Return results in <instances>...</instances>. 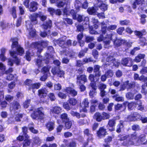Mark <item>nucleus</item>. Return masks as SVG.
I'll return each instance as SVG.
<instances>
[{
	"label": "nucleus",
	"instance_id": "f257e3e1",
	"mask_svg": "<svg viewBox=\"0 0 147 147\" xmlns=\"http://www.w3.org/2000/svg\"><path fill=\"white\" fill-rule=\"evenodd\" d=\"M12 44L11 46V49L9 51V53L11 56L14 58V61L16 65H18L20 62V60L17 58L16 50L18 45V39L16 38H11Z\"/></svg>",
	"mask_w": 147,
	"mask_h": 147
},
{
	"label": "nucleus",
	"instance_id": "f03ea898",
	"mask_svg": "<svg viewBox=\"0 0 147 147\" xmlns=\"http://www.w3.org/2000/svg\"><path fill=\"white\" fill-rule=\"evenodd\" d=\"M114 37H116L114 33H111L107 34L105 37L104 38L102 35H100V36L97 38V41L101 42L103 41L104 43V47L106 48H108L110 47V44L111 41Z\"/></svg>",
	"mask_w": 147,
	"mask_h": 147
},
{
	"label": "nucleus",
	"instance_id": "7ed1b4c3",
	"mask_svg": "<svg viewBox=\"0 0 147 147\" xmlns=\"http://www.w3.org/2000/svg\"><path fill=\"white\" fill-rule=\"evenodd\" d=\"M44 112L43 108L40 107L35 110L31 115L32 117L34 119H42L44 117Z\"/></svg>",
	"mask_w": 147,
	"mask_h": 147
},
{
	"label": "nucleus",
	"instance_id": "20e7f679",
	"mask_svg": "<svg viewBox=\"0 0 147 147\" xmlns=\"http://www.w3.org/2000/svg\"><path fill=\"white\" fill-rule=\"evenodd\" d=\"M54 43H57V44L63 48H68L71 45V41L69 40L66 41L64 38H60L57 40H54Z\"/></svg>",
	"mask_w": 147,
	"mask_h": 147
},
{
	"label": "nucleus",
	"instance_id": "39448f33",
	"mask_svg": "<svg viewBox=\"0 0 147 147\" xmlns=\"http://www.w3.org/2000/svg\"><path fill=\"white\" fill-rule=\"evenodd\" d=\"M52 73L54 75H56L59 77H63L65 73L64 71L60 70L58 67L53 68L51 70Z\"/></svg>",
	"mask_w": 147,
	"mask_h": 147
},
{
	"label": "nucleus",
	"instance_id": "423d86ee",
	"mask_svg": "<svg viewBox=\"0 0 147 147\" xmlns=\"http://www.w3.org/2000/svg\"><path fill=\"white\" fill-rule=\"evenodd\" d=\"M88 88L90 89L89 95L92 98L96 94V84L94 83H90L89 85Z\"/></svg>",
	"mask_w": 147,
	"mask_h": 147
},
{
	"label": "nucleus",
	"instance_id": "0eeeda50",
	"mask_svg": "<svg viewBox=\"0 0 147 147\" xmlns=\"http://www.w3.org/2000/svg\"><path fill=\"white\" fill-rule=\"evenodd\" d=\"M35 48H37L38 49V53H40L42 50V47L47 46L48 45V42L46 41H43L41 43V45L38 43V42L33 43Z\"/></svg>",
	"mask_w": 147,
	"mask_h": 147
},
{
	"label": "nucleus",
	"instance_id": "6e6552de",
	"mask_svg": "<svg viewBox=\"0 0 147 147\" xmlns=\"http://www.w3.org/2000/svg\"><path fill=\"white\" fill-rule=\"evenodd\" d=\"M116 124V120L113 119L109 120L107 127L110 131L115 130L114 127Z\"/></svg>",
	"mask_w": 147,
	"mask_h": 147
},
{
	"label": "nucleus",
	"instance_id": "1a4fd4ad",
	"mask_svg": "<svg viewBox=\"0 0 147 147\" xmlns=\"http://www.w3.org/2000/svg\"><path fill=\"white\" fill-rule=\"evenodd\" d=\"M30 24V22H27L26 23V26L28 30H29V35L31 37H33L36 35L35 30L32 28V25Z\"/></svg>",
	"mask_w": 147,
	"mask_h": 147
},
{
	"label": "nucleus",
	"instance_id": "9d476101",
	"mask_svg": "<svg viewBox=\"0 0 147 147\" xmlns=\"http://www.w3.org/2000/svg\"><path fill=\"white\" fill-rule=\"evenodd\" d=\"M20 106L19 103L17 102H14L10 106V109L11 111L18 112V110L20 108Z\"/></svg>",
	"mask_w": 147,
	"mask_h": 147
},
{
	"label": "nucleus",
	"instance_id": "9b49d317",
	"mask_svg": "<svg viewBox=\"0 0 147 147\" xmlns=\"http://www.w3.org/2000/svg\"><path fill=\"white\" fill-rule=\"evenodd\" d=\"M87 81L86 76L85 75H78L77 78V84H80V83H84Z\"/></svg>",
	"mask_w": 147,
	"mask_h": 147
},
{
	"label": "nucleus",
	"instance_id": "f8f14e48",
	"mask_svg": "<svg viewBox=\"0 0 147 147\" xmlns=\"http://www.w3.org/2000/svg\"><path fill=\"white\" fill-rule=\"evenodd\" d=\"M133 61L131 58H123L121 61V63L123 65L130 67L132 65Z\"/></svg>",
	"mask_w": 147,
	"mask_h": 147
},
{
	"label": "nucleus",
	"instance_id": "ddd939ff",
	"mask_svg": "<svg viewBox=\"0 0 147 147\" xmlns=\"http://www.w3.org/2000/svg\"><path fill=\"white\" fill-rule=\"evenodd\" d=\"M89 103V102L88 99L87 98H85L84 99L82 103L80 104V106L84 112L87 111L86 108L88 107Z\"/></svg>",
	"mask_w": 147,
	"mask_h": 147
},
{
	"label": "nucleus",
	"instance_id": "4468645a",
	"mask_svg": "<svg viewBox=\"0 0 147 147\" xmlns=\"http://www.w3.org/2000/svg\"><path fill=\"white\" fill-rule=\"evenodd\" d=\"M107 134L106 129L103 127L100 128L97 132V136L100 138L104 137Z\"/></svg>",
	"mask_w": 147,
	"mask_h": 147
},
{
	"label": "nucleus",
	"instance_id": "2eb2a0df",
	"mask_svg": "<svg viewBox=\"0 0 147 147\" xmlns=\"http://www.w3.org/2000/svg\"><path fill=\"white\" fill-rule=\"evenodd\" d=\"M47 49L48 51L46 53V55H45L47 60L48 61L51 59H53V56L49 54L50 53H53L54 52V50L53 47L52 46H49L48 47Z\"/></svg>",
	"mask_w": 147,
	"mask_h": 147
},
{
	"label": "nucleus",
	"instance_id": "dca6fc26",
	"mask_svg": "<svg viewBox=\"0 0 147 147\" xmlns=\"http://www.w3.org/2000/svg\"><path fill=\"white\" fill-rule=\"evenodd\" d=\"M98 10V7L94 5V7H88L87 10V11L90 15H95L96 14L97 11Z\"/></svg>",
	"mask_w": 147,
	"mask_h": 147
},
{
	"label": "nucleus",
	"instance_id": "f3484780",
	"mask_svg": "<svg viewBox=\"0 0 147 147\" xmlns=\"http://www.w3.org/2000/svg\"><path fill=\"white\" fill-rule=\"evenodd\" d=\"M41 85V83L39 82L32 84L29 88L28 90L29 91H32L33 93H34L35 91V89L39 88L40 86Z\"/></svg>",
	"mask_w": 147,
	"mask_h": 147
},
{
	"label": "nucleus",
	"instance_id": "a211bd4d",
	"mask_svg": "<svg viewBox=\"0 0 147 147\" xmlns=\"http://www.w3.org/2000/svg\"><path fill=\"white\" fill-rule=\"evenodd\" d=\"M38 4L35 1H32L30 3L29 10L30 11L34 12L37 9V6Z\"/></svg>",
	"mask_w": 147,
	"mask_h": 147
},
{
	"label": "nucleus",
	"instance_id": "6ab92c4d",
	"mask_svg": "<svg viewBox=\"0 0 147 147\" xmlns=\"http://www.w3.org/2000/svg\"><path fill=\"white\" fill-rule=\"evenodd\" d=\"M48 91L47 89L44 88L38 90V95L40 98H44L47 95Z\"/></svg>",
	"mask_w": 147,
	"mask_h": 147
},
{
	"label": "nucleus",
	"instance_id": "aec40b11",
	"mask_svg": "<svg viewBox=\"0 0 147 147\" xmlns=\"http://www.w3.org/2000/svg\"><path fill=\"white\" fill-rule=\"evenodd\" d=\"M61 111V108L59 107L56 106L52 108L50 110L51 114H58Z\"/></svg>",
	"mask_w": 147,
	"mask_h": 147
},
{
	"label": "nucleus",
	"instance_id": "412c9836",
	"mask_svg": "<svg viewBox=\"0 0 147 147\" xmlns=\"http://www.w3.org/2000/svg\"><path fill=\"white\" fill-rule=\"evenodd\" d=\"M100 66L98 65H96L94 66V71L95 73V76L99 77L101 75L100 71Z\"/></svg>",
	"mask_w": 147,
	"mask_h": 147
},
{
	"label": "nucleus",
	"instance_id": "4be33fe9",
	"mask_svg": "<svg viewBox=\"0 0 147 147\" xmlns=\"http://www.w3.org/2000/svg\"><path fill=\"white\" fill-rule=\"evenodd\" d=\"M107 63L106 64L110 65L113 64V65H115L116 66L115 61L114 58L111 56H109L106 59Z\"/></svg>",
	"mask_w": 147,
	"mask_h": 147
},
{
	"label": "nucleus",
	"instance_id": "5701e85b",
	"mask_svg": "<svg viewBox=\"0 0 147 147\" xmlns=\"http://www.w3.org/2000/svg\"><path fill=\"white\" fill-rule=\"evenodd\" d=\"M65 90L67 93H69L73 96H75L77 95V92L71 88H67Z\"/></svg>",
	"mask_w": 147,
	"mask_h": 147
},
{
	"label": "nucleus",
	"instance_id": "b1692460",
	"mask_svg": "<svg viewBox=\"0 0 147 147\" xmlns=\"http://www.w3.org/2000/svg\"><path fill=\"white\" fill-rule=\"evenodd\" d=\"M52 26V23L51 20H48L46 23H44L42 26V28L46 30L48 28H51Z\"/></svg>",
	"mask_w": 147,
	"mask_h": 147
},
{
	"label": "nucleus",
	"instance_id": "393cba45",
	"mask_svg": "<svg viewBox=\"0 0 147 147\" xmlns=\"http://www.w3.org/2000/svg\"><path fill=\"white\" fill-rule=\"evenodd\" d=\"M125 40L122 39L116 38L114 40L113 43L114 45L116 47H118L121 46L122 44H123L125 42Z\"/></svg>",
	"mask_w": 147,
	"mask_h": 147
},
{
	"label": "nucleus",
	"instance_id": "a878e982",
	"mask_svg": "<svg viewBox=\"0 0 147 147\" xmlns=\"http://www.w3.org/2000/svg\"><path fill=\"white\" fill-rule=\"evenodd\" d=\"M129 139L128 141L127 144H131L133 142V140H136L137 138V136L136 134H131L130 136L129 135Z\"/></svg>",
	"mask_w": 147,
	"mask_h": 147
},
{
	"label": "nucleus",
	"instance_id": "bb28decb",
	"mask_svg": "<svg viewBox=\"0 0 147 147\" xmlns=\"http://www.w3.org/2000/svg\"><path fill=\"white\" fill-rule=\"evenodd\" d=\"M38 17V14H33L31 16L30 18L32 23L33 24H36L37 23L38 21L36 18Z\"/></svg>",
	"mask_w": 147,
	"mask_h": 147
},
{
	"label": "nucleus",
	"instance_id": "cd10ccee",
	"mask_svg": "<svg viewBox=\"0 0 147 147\" xmlns=\"http://www.w3.org/2000/svg\"><path fill=\"white\" fill-rule=\"evenodd\" d=\"M113 98L115 100V101L117 102H123L124 101V98L122 96H120L118 94H116L113 96Z\"/></svg>",
	"mask_w": 147,
	"mask_h": 147
},
{
	"label": "nucleus",
	"instance_id": "c85d7f7f",
	"mask_svg": "<svg viewBox=\"0 0 147 147\" xmlns=\"http://www.w3.org/2000/svg\"><path fill=\"white\" fill-rule=\"evenodd\" d=\"M96 76H94L92 74H90L88 77V79L91 82V83H94L96 84V82L99 80V77H97L96 79H94L95 78Z\"/></svg>",
	"mask_w": 147,
	"mask_h": 147
},
{
	"label": "nucleus",
	"instance_id": "c756f323",
	"mask_svg": "<svg viewBox=\"0 0 147 147\" xmlns=\"http://www.w3.org/2000/svg\"><path fill=\"white\" fill-rule=\"evenodd\" d=\"M94 118L98 121H100L102 120V115L98 112H96L94 114Z\"/></svg>",
	"mask_w": 147,
	"mask_h": 147
},
{
	"label": "nucleus",
	"instance_id": "7c9ffc66",
	"mask_svg": "<svg viewBox=\"0 0 147 147\" xmlns=\"http://www.w3.org/2000/svg\"><path fill=\"white\" fill-rule=\"evenodd\" d=\"M144 2V0H135L132 5V7L134 9L136 8V5L142 4Z\"/></svg>",
	"mask_w": 147,
	"mask_h": 147
},
{
	"label": "nucleus",
	"instance_id": "2f4dec72",
	"mask_svg": "<svg viewBox=\"0 0 147 147\" xmlns=\"http://www.w3.org/2000/svg\"><path fill=\"white\" fill-rule=\"evenodd\" d=\"M17 78V76L16 74L13 75L12 74H8L7 76L6 79L7 80H16Z\"/></svg>",
	"mask_w": 147,
	"mask_h": 147
},
{
	"label": "nucleus",
	"instance_id": "473e14b6",
	"mask_svg": "<svg viewBox=\"0 0 147 147\" xmlns=\"http://www.w3.org/2000/svg\"><path fill=\"white\" fill-rule=\"evenodd\" d=\"M61 118L62 121L63 122H66L69 120V118L68 117L67 114L66 113H63L60 116Z\"/></svg>",
	"mask_w": 147,
	"mask_h": 147
},
{
	"label": "nucleus",
	"instance_id": "72a5a7b5",
	"mask_svg": "<svg viewBox=\"0 0 147 147\" xmlns=\"http://www.w3.org/2000/svg\"><path fill=\"white\" fill-rule=\"evenodd\" d=\"M118 137L119 138V140L120 141H123L126 140H127V142L129 141V135H119Z\"/></svg>",
	"mask_w": 147,
	"mask_h": 147
},
{
	"label": "nucleus",
	"instance_id": "f704fd0d",
	"mask_svg": "<svg viewBox=\"0 0 147 147\" xmlns=\"http://www.w3.org/2000/svg\"><path fill=\"white\" fill-rule=\"evenodd\" d=\"M101 31L102 33L105 34L107 32V26L104 22H103L101 23Z\"/></svg>",
	"mask_w": 147,
	"mask_h": 147
},
{
	"label": "nucleus",
	"instance_id": "c9c22d12",
	"mask_svg": "<svg viewBox=\"0 0 147 147\" xmlns=\"http://www.w3.org/2000/svg\"><path fill=\"white\" fill-rule=\"evenodd\" d=\"M17 52H16L17 55L18 54V55H22V54L24 53V50L23 48L20 45V46H18V47L17 48V49L16 50Z\"/></svg>",
	"mask_w": 147,
	"mask_h": 147
},
{
	"label": "nucleus",
	"instance_id": "e433bc0d",
	"mask_svg": "<svg viewBox=\"0 0 147 147\" xmlns=\"http://www.w3.org/2000/svg\"><path fill=\"white\" fill-rule=\"evenodd\" d=\"M42 56H39L38 57V58L36 60V64L38 66V67L42 65Z\"/></svg>",
	"mask_w": 147,
	"mask_h": 147
},
{
	"label": "nucleus",
	"instance_id": "4c0bfd02",
	"mask_svg": "<svg viewBox=\"0 0 147 147\" xmlns=\"http://www.w3.org/2000/svg\"><path fill=\"white\" fill-rule=\"evenodd\" d=\"M145 56V55L144 54H139L136 57L134 61L136 62H139L141 61V59H143L144 57Z\"/></svg>",
	"mask_w": 147,
	"mask_h": 147
},
{
	"label": "nucleus",
	"instance_id": "58836bf2",
	"mask_svg": "<svg viewBox=\"0 0 147 147\" xmlns=\"http://www.w3.org/2000/svg\"><path fill=\"white\" fill-rule=\"evenodd\" d=\"M47 128L49 131H51L54 129V123L53 122H49L46 125Z\"/></svg>",
	"mask_w": 147,
	"mask_h": 147
},
{
	"label": "nucleus",
	"instance_id": "ea45409f",
	"mask_svg": "<svg viewBox=\"0 0 147 147\" xmlns=\"http://www.w3.org/2000/svg\"><path fill=\"white\" fill-rule=\"evenodd\" d=\"M77 19V20L80 22L83 21L84 19L86 21H88L89 20V18L88 17H85L84 16L80 15H78Z\"/></svg>",
	"mask_w": 147,
	"mask_h": 147
},
{
	"label": "nucleus",
	"instance_id": "a19ab883",
	"mask_svg": "<svg viewBox=\"0 0 147 147\" xmlns=\"http://www.w3.org/2000/svg\"><path fill=\"white\" fill-rule=\"evenodd\" d=\"M77 100L74 98H71L68 100V102L71 105H75L77 103Z\"/></svg>",
	"mask_w": 147,
	"mask_h": 147
},
{
	"label": "nucleus",
	"instance_id": "79ce46f5",
	"mask_svg": "<svg viewBox=\"0 0 147 147\" xmlns=\"http://www.w3.org/2000/svg\"><path fill=\"white\" fill-rule=\"evenodd\" d=\"M57 6L59 8L63 7L65 4V0H58L57 1Z\"/></svg>",
	"mask_w": 147,
	"mask_h": 147
},
{
	"label": "nucleus",
	"instance_id": "37998d69",
	"mask_svg": "<svg viewBox=\"0 0 147 147\" xmlns=\"http://www.w3.org/2000/svg\"><path fill=\"white\" fill-rule=\"evenodd\" d=\"M102 11H104L107 9V5L103 3L98 7Z\"/></svg>",
	"mask_w": 147,
	"mask_h": 147
},
{
	"label": "nucleus",
	"instance_id": "c03bdc74",
	"mask_svg": "<svg viewBox=\"0 0 147 147\" xmlns=\"http://www.w3.org/2000/svg\"><path fill=\"white\" fill-rule=\"evenodd\" d=\"M126 97L128 99H133L134 98V94L131 92H128L126 94Z\"/></svg>",
	"mask_w": 147,
	"mask_h": 147
},
{
	"label": "nucleus",
	"instance_id": "a18cd8bd",
	"mask_svg": "<svg viewBox=\"0 0 147 147\" xmlns=\"http://www.w3.org/2000/svg\"><path fill=\"white\" fill-rule=\"evenodd\" d=\"M136 105H138V109L141 111H142L144 109V107L142 105V102L141 100H139L136 102Z\"/></svg>",
	"mask_w": 147,
	"mask_h": 147
},
{
	"label": "nucleus",
	"instance_id": "49530a36",
	"mask_svg": "<svg viewBox=\"0 0 147 147\" xmlns=\"http://www.w3.org/2000/svg\"><path fill=\"white\" fill-rule=\"evenodd\" d=\"M74 5L75 8L77 10H78L81 6V3L80 1L78 0H76L74 2Z\"/></svg>",
	"mask_w": 147,
	"mask_h": 147
},
{
	"label": "nucleus",
	"instance_id": "de8ad7c7",
	"mask_svg": "<svg viewBox=\"0 0 147 147\" xmlns=\"http://www.w3.org/2000/svg\"><path fill=\"white\" fill-rule=\"evenodd\" d=\"M34 55V53H31L29 51H26L25 56L26 59L28 61H30L31 60L30 57Z\"/></svg>",
	"mask_w": 147,
	"mask_h": 147
},
{
	"label": "nucleus",
	"instance_id": "09e8293b",
	"mask_svg": "<svg viewBox=\"0 0 147 147\" xmlns=\"http://www.w3.org/2000/svg\"><path fill=\"white\" fill-rule=\"evenodd\" d=\"M34 143L38 145H40L41 142V140L38 137L34 138Z\"/></svg>",
	"mask_w": 147,
	"mask_h": 147
},
{
	"label": "nucleus",
	"instance_id": "8fccbe9b",
	"mask_svg": "<svg viewBox=\"0 0 147 147\" xmlns=\"http://www.w3.org/2000/svg\"><path fill=\"white\" fill-rule=\"evenodd\" d=\"M140 43L142 46L146 45L147 43L146 42V39L145 38H141L140 40Z\"/></svg>",
	"mask_w": 147,
	"mask_h": 147
},
{
	"label": "nucleus",
	"instance_id": "3c124183",
	"mask_svg": "<svg viewBox=\"0 0 147 147\" xmlns=\"http://www.w3.org/2000/svg\"><path fill=\"white\" fill-rule=\"evenodd\" d=\"M70 113L73 116H75L78 119L80 118V113L77 112L72 111Z\"/></svg>",
	"mask_w": 147,
	"mask_h": 147
},
{
	"label": "nucleus",
	"instance_id": "603ef678",
	"mask_svg": "<svg viewBox=\"0 0 147 147\" xmlns=\"http://www.w3.org/2000/svg\"><path fill=\"white\" fill-rule=\"evenodd\" d=\"M102 119H109L110 116L109 114L103 112L102 113Z\"/></svg>",
	"mask_w": 147,
	"mask_h": 147
},
{
	"label": "nucleus",
	"instance_id": "864d4df0",
	"mask_svg": "<svg viewBox=\"0 0 147 147\" xmlns=\"http://www.w3.org/2000/svg\"><path fill=\"white\" fill-rule=\"evenodd\" d=\"M33 123H32L29 125V128L30 130L32 133L34 134H37L38 133V131L37 130L35 129L33 127L30 126V125H33Z\"/></svg>",
	"mask_w": 147,
	"mask_h": 147
},
{
	"label": "nucleus",
	"instance_id": "5fc2aeb1",
	"mask_svg": "<svg viewBox=\"0 0 147 147\" xmlns=\"http://www.w3.org/2000/svg\"><path fill=\"white\" fill-rule=\"evenodd\" d=\"M123 127V125L121 123L119 124L117 126L116 131L118 133L121 132Z\"/></svg>",
	"mask_w": 147,
	"mask_h": 147
},
{
	"label": "nucleus",
	"instance_id": "6e6d98bb",
	"mask_svg": "<svg viewBox=\"0 0 147 147\" xmlns=\"http://www.w3.org/2000/svg\"><path fill=\"white\" fill-rule=\"evenodd\" d=\"M22 131L23 132L24 136L26 138H28V136L26 134L27 131V128L26 127H23L22 128Z\"/></svg>",
	"mask_w": 147,
	"mask_h": 147
},
{
	"label": "nucleus",
	"instance_id": "4d7b16f0",
	"mask_svg": "<svg viewBox=\"0 0 147 147\" xmlns=\"http://www.w3.org/2000/svg\"><path fill=\"white\" fill-rule=\"evenodd\" d=\"M106 75L107 78L111 77L113 76V71L111 70L108 71L106 73Z\"/></svg>",
	"mask_w": 147,
	"mask_h": 147
},
{
	"label": "nucleus",
	"instance_id": "13d9d810",
	"mask_svg": "<svg viewBox=\"0 0 147 147\" xmlns=\"http://www.w3.org/2000/svg\"><path fill=\"white\" fill-rule=\"evenodd\" d=\"M127 119V121H136V118H134L132 114L128 116Z\"/></svg>",
	"mask_w": 147,
	"mask_h": 147
},
{
	"label": "nucleus",
	"instance_id": "bf43d9fd",
	"mask_svg": "<svg viewBox=\"0 0 147 147\" xmlns=\"http://www.w3.org/2000/svg\"><path fill=\"white\" fill-rule=\"evenodd\" d=\"M65 123V126L66 128L67 129L70 128L72 125L71 122L69 120L66 122H64Z\"/></svg>",
	"mask_w": 147,
	"mask_h": 147
},
{
	"label": "nucleus",
	"instance_id": "052dcab7",
	"mask_svg": "<svg viewBox=\"0 0 147 147\" xmlns=\"http://www.w3.org/2000/svg\"><path fill=\"white\" fill-rule=\"evenodd\" d=\"M16 7H13L12 8L11 14L12 16L14 18H16L17 17L16 14Z\"/></svg>",
	"mask_w": 147,
	"mask_h": 147
},
{
	"label": "nucleus",
	"instance_id": "680f3d73",
	"mask_svg": "<svg viewBox=\"0 0 147 147\" xmlns=\"http://www.w3.org/2000/svg\"><path fill=\"white\" fill-rule=\"evenodd\" d=\"M48 96L49 98H50L51 101H54L56 99L55 97V95L53 93H49Z\"/></svg>",
	"mask_w": 147,
	"mask_h": 147
},
{
	"label": "nucleus",
	"instance_id": "e2e57ef3",
	"mask_svg": "<svg viewBox=\"0 0 147 147\" xmlns=\"http://www.w3.org/2000/svg\"><path fill=\"white\" fill-rule=\"evenodd\" d=\"M117 26L116 25H111L108 26L107 28V30H113L116 28Z\"/></svg>",
	"mask_w": 147,
	"mask_h": 147
},
{
	"label": "nucleus",
	"instance_id": "0e129e2a",
	"mask_svg": "<svg viewBox=\"0 0 147 147\" xmlns=\"http://www.w3.org/2000/svg\"><path fill=\"white\" fill-rule=\"evenodd\" d=\"M30 100H28L24 102V107L25 108H27L30 105Z\"/></svg>",
	"mask_w": 147,
	"mask_h": 147
},
{
	"label": "nucleus",
	"instance_id": "69168bd1",
	"mask_svg": "<svg viewBox=\"0 0 147 147\" xmlns=\"http://www.w3.org/2000/svg\"><path fill=\"white\" fill-rule=\"evenodd\" d=\"M92 54L94 58L96 59H97L98 55V51L96 49H93L92 50Z\"/></svg>",
	"mask_w": 147,
	"mask_h": 147
},
{
	"label": "nucleus",
	"instance_id": "338daca9",
	"mask_svg": "<svg viewBox=\"0 0 147 147\" xmlns=\"http://www.w3.org/2000/svg\"><path fill=\"white\" fill-rule=\"evenodd\" d=\"M20 14L21 15H23L25 13L24 8V7L21 5L19 6Z\"/></svg>",
	"mask_w": 147,
	"mask_h": 147
},
{
	"label": "nucleus",
	"instance_id": "774afa93",
	"mask_svg": "<svg viewBox=\"0 0 147 147\" xmlns=\"http://www.w3.org/2000/svg\"><path fill=\"white\" fill-rule=\"evenodd\" d=\"M76 142L74 141H72L70 142L68 145H67L68 147H76Z\"/></svg>",
	"mask_w": 147,
	"mask_h": 147
}]
</instances>
